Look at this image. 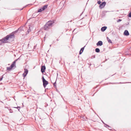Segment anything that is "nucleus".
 <instances>
[{"mask_svg": "<svg viewBox=\"0 0 131 131\" xmlns=\"http://www.w3.org/2000/svg\"><path fill=\"white\" fill-rule=\"evenodd\" d=\"M54 23L53 21H49L48 22L44 27V29L45 30H48V29L53 26V24Z\"/></svg>", "mask_w": 131, "mask_h": 131, "instance_id": "1", "label": "nucleus"}, {"mask_svg": "<svg viewBox=\"0 0 131 131\" xmlns=\"http://www.w3.org/2000/svg\"><path fill=\"white\" fill-rule=\"evenodd\" d=\"M15 37L14 33L13 32L12 33L9 34L7 35L4 38L6 41L8 40H10L14 39Z\"/></svg>", "mask_w": 131, "mask_h": 131, "instance_id": "2", "label": "nucleus"}, {"mask_svg": "<svg viewBox=\"0 0 131 131\" xmlns=\"http://www.w3.org/2000/svg\"><path fill=\"white\" fill-rule=\"evenodd\" d=\"M42 81L43 82V85L44 87L45 88L47 85L48 84V82L43 77L42 78Z\"/></svg>", "mask_w": 131, "mask_h": 131, "instance_id": "3", "label": "nucleus"}, {"mask_svg": "<svg viewBox=\"0 0 131 131\" xmlns=\"http://www.w3.org/2000/svg\"><path fill=\"white\" fill-rule=\"evenodd\" d=\"M48 7V5H46L44 6H43V7L39 9H38V12H41L42 11L44 10L45 9H46Z\"/></svg>", "mask_w": 131, "mask_h": 131, "instance_id": "4", "label": "nucleus"}, {"mask_svg": "<svg viewBox=\"0 0 131 131\" xmlns=\"http://www.w3.org/2000/svg\"><path fill=\"white\" fill-rule=\"evenodd\" d=\"M6 42L7 41H6L4 38L0 40V45H1L3 43Z\"/></svg>", "mask_w": 131, "mask_h": 131, "instance_id": "5", "label": "nucleus"}, {"mask_svg": "<svg viewBox=\"0 0 131 131\" xmlns=\"http://www.w3.org/2000/svg\"><path fill=\"white\" fill-rule=\"evenodd\" d=\"M106 4V3L105 2H103L100 5V7L101 9L103 8L105 6Z\"/></svg>", "mask_w": 131, "mask_h": 131, "instance_id": "6", "label": "nucleus"}, {"mask_svg": "<svg viewBox=\"0 0 131 131\" xmlns=\"http://www.w3.org/2000/svg\"><path fill=\"white\" fill-rule=\"evenodd\" d=\"M45 69L46 67L45 66H41V71L42 73L45 72Z\"/></svg>", "mask_w": 131, "mask_h": 131, "instance_id": "7", "label": "nucleus"}, {"mask_svg": "<svg viewBox=\"0 0 131 131\" xmlns=\"http://www.w3.org/2000/svg\"><path fill=\"white\" fill-rule=\"evenodd\" d=\"M96 45L97 46H101L103 45V42L102 41H99L96 43Z\"/></svg>", "mask_w": 131, "mask_h": 131, "instance_id": "8", "label": "nucleus"}, {"mask_svg": "<svg viewBox=\"0 0 131 131\" xmlns=\"http://www.w3.org/2000/svg\"><path fill=\"white\" fill-rule=\"evenodd\" d=\"M124 34L125 36H128L129 35V33L127 30H125L124 32Z\"/></svg>", "mask_w": 131, "mask_h": 131, "instance_id": "9", "label": "nucleus"}, {"mask_svg": "<svg viewBox=\"0 0 131 131\" xmlns=\"http://www.w3.org/2000/svg\"><path fill=\"white\" fill-rule=\"evenodd\" d=\"M17 59H16L15 61H14L12 63V64L10 66L12 68H13L14 66H15V63L16 61L17 60Z\"/></svg>", "mask_w": 131, "mask_h": 131, "instance_id": "10", "label": "nucleus"}, {"mask_svg": "<svg viewBox=\"0 0 131 131\" xmlns=\"http://www.w3.org/2000/svg\"><path fill=\"white\" fill-rule=\"evenodd\" d=\"M107 27L106 26L102 27L101 28V30L102 31H104L106 29Z\"/></svg>", "mask_w": 131, "mask_h": 131, "instance_id": "11", "label": "nucleus"}, {"mask_svg": "<svg viewBox=\"0 0 131 131\" xmlns=\"http://www.w3.org/2000/svg\"><path fill=\"white\" fill-rule=\"evenodd\" d=\"M12 68L10 66V67H7V70L10 71L12 70Z\"/></svg>", "mask_w": 131, "mask_h": 131, "instance_id": "12", "label": "nucleus"}, {"mask_svg": "<svg viewBox=\"0 0 131 131\" xmlns=\"http://www.w3.org/2000/svg\"><path fill=\"white\" fill-rule=\"evenodd\" d=\"M24 73L27 74L28 72V70H27V69H24Z\"/></svg>", "mask_w": 131, "mask_h": 131, "instance_id": "13", "label": "nucleus"}, {"mask_svg": "<svg viewBox=\"0 0 131 131\" xmlns=\"http://www.w3.org/2000/svg\"><path fill=\"white\" fill-rule=\"evenodd\" d=\"M107 39L109 43H112V42L111 41L108 37H107Z\"/></svg>", "mask_w": 131, "mask_h": 131, "instance_id": "14", "label": "nucleus"}, {"mask_svg": "<svg viewBox=\"0 0 131 131\" xmlns=\"http://www.w3.org/2000/svg\"><path fill=\"white\" fill-rule=\"evenodd\" d=\"M95 51L97 52H100V50L98 48H96L95 49Z\"/></svg>", "mask_w": 131, "mask_h": 131, "instance_id": "15", "label": "nucleus"}, {"mask_svg": "<svg viewBox=\"0 0 131 131\" xmlns=\"http://www.w3.org/2000/svg\"><path fill=\"white\" fill-rule=\"evenodd\" d=\"M85 47V46H84V47L82 48L81 49V51L83 52L84 50V48Z\"/></svg>", "mask_w": 131, "mask_h": 131, "instance_id": "16", "label": "nucleus"}, {"mask_svg": "<svg viewBox=\"0 0 131 131\" xmlns=\"http://www.w3.org/2000/svg\"><path fill=\"white\" fill-rule=\"evenodd\" d=\"M128 16L129 17H131V12H130L128 15Z\"/></svg>", "mask_w": 131, "mask_h": 131, "instance_id": "17", "label": "nucleus"}, {"mask_svg": "<svg viewBox=\"0 0 131 131\" xmlns=\"http://www.w3.org/2000/svg\"><path fill=\"white\" fill-rule=\"evenodd\" d=\"M15 108H17L18 110L19 111V110H20V107L19 106H18L17 107H14Z\"/></svg>", "mask_w": 131, "mask_h": 131, "instance_id": "18", "label": "nucleus"}, {"mask_svg": "<svg viewBox=\"0 0 131 131\" xmlns=\"http://www.w3.org/2000/svg\"><path fill=\"white\" fill-rule=\"evenodd\" d=\"M23 77H26L27 75V74H26L25 73H24L23 74Z\"/></svg>", "mask_w": 131, "mask_h": 131, "instance_id": "19", "label": "nucleus"}, {"mask_svg": "<svg viewBox=\"0 0 131 131\" xmlns=\"http://www.w3.org/2000/svg\"><path fill=\"white\" fill-rule=\"evenodd\" d=\"M122 20L121 19H119L117 21V22H119L120 21H121Z\"/></svg>", "mask_w": 131, "mask_h": 131, "instance_id": "20", "label": "nucleus"}, {"mask_svg": "<svg viewBox=\"0 0 131 131\" xmlns=\"http://www.w3.org/2000/svg\"><path fill=\"white\" fill-rule=\"evenodd\" d=\"M105 127H107H107H110V126L109 125H107V124H105Z\"/></svg>", "mask_w": 131, "mask_h": 131, "instance_id": "21", "label": "nucleus"}, {"mask_svg": "<svg viewBox=\"0 0 131 131\" xmlns=\"http://www.w3.org/2000/svg\"><path fill=\"white\" fill-rule=\"evenodd\" d=\"M101 3V1H98L97 2V3L99 4H100Z\"/></svg>", "mask_w": 131, "mask_h": 131, "instance_id": "22", "label": "nucleus"}, {"mask_svg": "<svg viewBox=\"0 0 131 131\" xmlns=\"http://www.w3.org/2000/svg\"><path fill=\"white\" fill-rule=\"evenodd\" d=\"M81 50H80L79 52V54H81L83 52L82 51V52H81Z\"/></svg>", "mask_w": 131, "mask_h": 131, "instance_id": "23", "label": "nucleus"}, {"mask_svg": "<svg viewBox=\"0 0 131 131\" xmlns=\"http://www.w3.org/2000/svg\"><path fill=\"white\" fill-rule=\"evenodd\" d=\"M3 77H2L0 78V81H2L3 79Z\"/></svg>", "mask_w": 131, "mask_h": 131, "instance_id": "24", "label": "nucleus"}, {"mask_svg": "<svg viewBox=\"0 0 131 131\" xmlns=\"http://www.w3.org/2000/svg\"><path fill=\"white\" fill-rule=\"evenodd\" d=\"M119 83V84H122V83H123V82H120Z\"/></svg>", "mask_w": 131, "mask_h": 131, "instance_id": "25", "label": "nucleus"}, {"mask_svg": "<svg viewBox=\"0 0 131 131\" xmlns=\"http://www.w3.org/2000/svg\"><path fill=\"white\" fill-rule=\"evenodd\" d=\"M36 47V46H35L34 47V48H35Z\"/></svg>", "mask_w": 131, "mask_h": 131, "instance_id": "26", "label": "nucleus"}, {"mask_svg": "<svg viewBox=\"0 0 131 131\" xmlns=\"http://www.w3.org/2000/svg\"><path fill=\"white\" fill-rule=\"evenodd\" d=\"M56 83V82H55L54 83V84Z\"/></svg>", "mask_w": 131, "mask_h": 131, "instance_id": "27", "label": "nucleus"}, {"mask_svg": "<svg viewBox=\"0 0 131 131\" xmlns=\"http://www.w3.org/2000/svg\"><path fill=\"white\" fill-rule=\"evenodd\" d=\"M58 73H57V77L58 76Z\"/></svg>", "mask_w": 131, "mask_h": 131, "instance_id": "28", "label": "nucleus"}, {"mask_svg": "<svg viewBox=\"0 0 131 131\" xmlns=\"http://www.w3.org/2000/svg\"><path fill=\"white\" fill-rule=\"evenodd\" d=\"M23 8H22V9H20V10H22V9H23Z\"/></svg>", "mask_w": 131, "mask_h": 131, "instance_id": "29", "label": "nucleus"}, {"mask_svg": "<svg viewBox=\"0 0 131 131\" xmlns=\"http://www.w3.org/2000/svg\"><path fill=\"white\" fill-rule=\"evenodd\" d=\"M129 82H126V83H129Z\"/></svg>", "mask_w": 131, "mask_h": 131, "instance_id": "30", "label": "nucleus"}, {"mask_svg": "<svg viewBox=\"0 0 131 131\" xmlns=\"http://www.w3.org/2000/svg\"><path fill=\"white\" fill-rule=\"evenodd\" d=\"M28 32H29V30H28Z\"/></svg>", "mask_w": 131, "mask_h": 131, "instance_id": "31", "label": "nucleus"}]
</instances>
